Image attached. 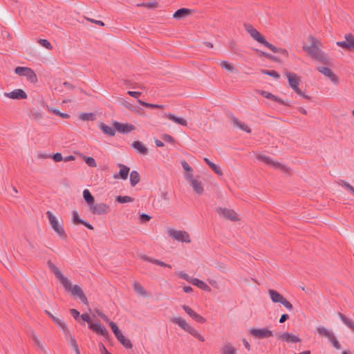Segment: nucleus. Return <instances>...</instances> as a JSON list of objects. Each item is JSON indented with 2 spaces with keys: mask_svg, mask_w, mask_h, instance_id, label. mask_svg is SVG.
Segmentation results:
<instances>
[{
  "mask_svg": "<svg viewBox=\"0 0 354 354\" xmlns=\"http://www.w3.org/2000/svg\"><path fill=\"white\" fill-rule=\"evenodd\" d=\"M118 167L120 169V171L118 174H115L113 176V178L116 179L121 178L122 180H127L130 171L129 167L121 163H118Z\"/></svg>",
  "mask_w": 354,
  "mask_h": 354,
  "instance_id": "nucleus-21",
  "label": "nucleus"
},
{
  "mask_svg": "<svg viewBox=\"0 0 354 354\" xmlns=\"http://www.w3.org/2000/svg\"><path fill=\"white\" fill-rule=\"evenodd\" d=\"M151 218V217L145 213H142L140 214V220L141 221V222H143V223L148 222L150 221Z\"/></svg>",
  "mask_w": 354,
  "mask_h": 354,
  "instance_id": "nucleus-62",
  "label": "nucleus"
},
{
  "mask_svg": "<svg viewBox=\"0 0 354 354\" xmlns=\"http://www.w3.org/2000/svg\"><path fill=\"white\" fill-rule=\"evenodd\" d=\"M108 324L109 325L115 337L122 334V331L119 329L118 326L115 322L111 321Z\"/></svg>",
  "mask_w": 354,
  "mask_h": 354,
  "instance_id": "nucleus-43",
  "label": "nucleus"
},
{
  "mask_svg": "<svg viewBox=\"0 0 354 354\" xmlns=\"http://www.w3.org/2000/svg\"><path fill=\"white\" fill-rule=\"evenodd\" d=\"M221 66L232 73L234 71V67L232 66V64L227 61H222L221 63Z\"/></svg>",
  "mask_w": 354,
  "mask_h": 354,
  "instance_id": "nucleus-49",
  "label": "nucleus"
},
{
  "mask_svg": "<svg viewBox=\"0 0 354 354\" xmlns=\"http://www.w3.org/2000/svg\"><path fill=\"white\" fill-rule=\"evenodd\" d=\"M194 13V10L192 9L181 8L177 10L174 14L173 17L176 19H181Z\"/></svg>",
  "mask_w": 354,
  "mask_h": 354,
  "instance_id": "nucleus-22",
  "label": "nucleus"
},
{
  "mask_svg": "<svg viewBox=\"0 0 354 354\" xmlns=\"http://www.w3.org/2000/svg\"><path fill=\"white\" fill-rule=\"evenodd\" d=\"M174 324H178L182 329L198 339L201 342L205 341V338L198 331H196L192 326L188 324L186 321L182 317H174L171 320Z\"/></svg>",
  "mask_w": 354,
  "mask_h": 354,
  "instance_id": "nucleus-4",
  "label": "nucleus"
},
{
  "mask_svg": "<svg viewBox=\"0 0 354 354\" xmlns=\"http://www.w3.org/2000/svg\"><path fill=\"white\" fill-rule=\"evenodd\" d=\"M28 69V67L17 66L15 69V73L19 76H24Z\"/></svg>",
  "mask_w": 354,
  "mask_h": 354,
  "instance_id": "nucleus-47",
  "label": "nucleus"
},
{
  "mask_svg": "<svg viewBox=\"0 0 354 354\" xmlns=\"http://www.w3.org/2000/svg\"><path fill=\"white\" fill-rule=\"evenodd\" d=\"M137 6L138 7H146L149 9H154V8H157L159 7V3L157 1L153 0V1H148L147 3L143 2L141 3H138Z\"/></svg>",
  "mask_w": 354,
  "mask_h": 354,
  "instance_id": "nucleus-39",
  "label": "nucleus"
},
{
  "mask_svg": "<svg viewBox=\"0 0 354 354\" xmlns=\"http://www.w3.org/2000/svg\"><path fill=\"white\" fill-rule=\"evenodd\" d=\"M113 127L115 131L120 133H128L136 129V127L131 124L122 123L118 121L113 122Z\"/></svg>",
  "mask_w": 354,
  "mask_h": 354,
  "instance_id": "nucleus-12",
  "label": "nucleus"
},
{
  "mask_svg": "<svg viewBox=\"0 0 354 354\" xmlns=\"http://www.w3.org/2000/svg\"><path fill=\"white\" fill-rule=\"evenodd\" d=\"M181 165H182V167H183V168L184 169L185 171H186L187 172H192V168L189 166V165L187 163V161L182 160L181 161ZM189 174H192V173H189Z\"/></svg>",
  "mask_w": 354,
  "mask_h": 354,
  "instance_id": "nucleus-60",
  "label": "nucleus"
},
{
  "mask_svg": "<svg viewBox=\"0 0 354 354\" xmlns=\"http://www.w3.org/2000/svg\"><path fill=\"white\" fill-rule=\"evenodd\" d=\"M90 211L93 214L102 215L106 214L108 212L109 207L103 203H93L89 207Z\"/></svg>",
  "mask_w": 354,
  "mask_h": 354,
  "instance_id": "nucleus-15",
  "label": "nucleus"
},
{
  "mask_svg": "<svg viewBox=\"0 0 354 354\" xmlns=\"http://www.w3.org/2000/svg\"><path fill=\"white\" fill-rule=\"evenodd\" d=\"M83 197L86 203L90 206H91L95 203V198L91 194L88 189H84L83 191Z\"/></svg>",
  "mask_w": 354,
  "mask_h": 354,
  "instance_id": "nucleus-33",
  "label": "nucleus"
},
{
  "mask_svg": "<svg viewBox=\"0 0 354 354\" xmlns=\"http://www.w3.org/2000/svg\"><path fill=\"white\" fill-rule=\"evenodd\" d=\"M280 304L283 305L289 310H292L293 309V306L292 305V304L284 297Z\"/></svg>",
  "mask_w": 354,
  "mask_h": 354,
  "instance_id": "nucleus-57",
  "label": "nucleus"
},
{
  "mask_svg": "<svg viewBox=\"0 0 354 354\" xmlns=\"http://www.w3.org/2000/svg\"><path fill=\"white\" fill-rule=\"evenodd\" d=\"M79 118L84 121H94L96 116L93 113H82L79 115Z\"/></svg>",
  "mask_w": 354,
  "mask_h": 354,
  "instance_id": "nucleus-40",
  "label": "nucleus"
},
{
  "mask_svg": "<svg viewBox=\"0 0 354 354\" xmlns=\"http://www.w3.org/2000/svg\"><path fill=\"white\" fill-rule=\"evenodd\" d=\"M221 354H236V349L232 344L229 343L222 348Z\"/></svg>",
  "mask_w": 354,
  "mask_h": 354,
  "instance_id": "nucleus-35",
  "label": "nucleus"
},
{
  "mask_svg": "<svg viewBox=\"0 0 354 354\" xmlns=\"http://www.w3.org/2000/svg\"><path fill=\"white\" fill-rule=\"evenodd\" d=\"M116 339L124 348L129 349L133 347V344L130 339L124 337L123 334H121L119 336L116 337Z\"/></svg>",
  "mask_w": 354,
  "mask_h": 354,
  "instance_id": "nucleus-32",
  "label": "nucleus"
},
{
  "mask_svg": "<svg viewBox=\"0 0 354 354\" xmlns=\"http://www.w3.org/2000/svg\"><path fill=\"white\" fill-rule=\"evenodd\" d=\"M123 104H124V106L127 109H129V110H130V111H137L136 107L133 104H131V103H129V102H127V101H125V102L123 103Z\"/></svg>",
  "mask_w": 354,
  "mask_h": 354,
  "instance_id": "nucleus-64",
  "label": "nucleus"
},
{
  "mask_svg": "<svg viewBox=\"0 0 354 354\" xmlns=\"http://www.w3.org/2000/svg\"><path fill=\"white\" fill-rule=\"evenodd\" d=\"M140 258L145 261H147V262H149V263H153V264L162 266V267H167L169 268H171V266L170 265L167 264L166 263H165L162 261H160L158 259H156L149 257L147 256L146 254H142L140 256Z\"/></svg>",
  "mask_w": 354,
  "mask_h": 354,
  "instance_id": "nucleus-26",
  "label": "nucleus"
},
{
  "mask_svg": "<svg viewBox=\"0 0 354 354\" xmlns=\"http://www.w3.org/2000/svg\"><path fill=\"white\" fill-rule=\"evenodd\" d=\"M46 216L49 220L50 224L53 230L58 234V236L63 240L67 239V234L62 225H60L57 220L56 217L50 211L46 212Z\"/></svg>",
  "mask_w": 354,
  "mask_h": 354,
  "instance_id": "nucleus-5",
  "label": "nucleus"
},
{
  "mask_svg": "<svg viewBox=\"0 0 354 354\" xmlns=\"http://www.w3.org/2000/svg\"><path fill=\"white\" fill-rule=\"evenodd\" d=\"M337 315L343 322V323L354 332V322L352 319L346 317L344 314H342L340 312L337 313Z\"/></svg>",
  "mask_w": 354,
  "mask_h": 354,
  "instance_id": "nucleus-31",
  "label": "nucleus"
},
{
  "mask_svg": "<svg viewBox=\"0 0 354 354\" xmlns=\"http://www.w3.org/2000/svg\"><path fill=\"white\" fill-rule=\"evenodd\" d=\"M70 342H71V346L74 349L75 353L76 354H79L80 350H79V348H78L77 343L75 339L73 336H71Z\"/></svg>",
  "mask_w": 354,
  "mask_h": 354,
  "instance_id": "nucleus-54",
  "label": "nucleus"
},
{
  "mask_svg": "<svg viewBox=\"0 0 354 354\" xmlns=\"http://www.w3.org/2000/svg\"><path fill=\"white\" fill-rule=\"evenodd\" d=\"M263 46L269 48L273 53H277L284 55L286 57H288V52L286 49L282 48H277L272 44L269 43L267 40L263 44Z\"/></svg>",
  "mask_w": 354,
  "mask_h": 354,
  "instance_id": "nucleus-24",
  "label": "nucleus"
},
{
  "mask_svg": "<svg viewBox=\"0 0 354 354\" xmlns=\"http://www.w3.org/2000/svg\"><path fill=\"white\" fill-rule=\"evenodd\" d=\"M24 77H26L27 80L31 83H36L37 82V77L30 68H28Z\"/></svg>",
  "mask_w": 354,
  "mask_h": 354,
  "instance_id": "nucleus-36",
  "label": "nucleus"
},
{
  "mask_svg": "<svg viewBox=\"0 0 354 354\" xmlns=\"http://www.w3.org/2000/svg\"><path fill=\"white\" fill-rule=\"evenodd\" d=\"M83 221L84 220L80 218L77 212L74 210L73 212V223L75 225H81L82 223H83Z\"/></svg>",
  "mask_w": 354,
  "mask_h": 354,
  "instance_id": "nucleus-46",
  "label": "nucleus"
},
{
  "mask_svg": "<svg viewBox=\"0 0 354 354\" xmlns=\"http://www.w3.org/2000/svg\"><path fill=\"white\" fill-rule=\"evenodd\" d=\"M261 73L274 78H279L280 77L279 74L275 71L261 70Z\"/></svg>",
  "mask_w": 354,
  "mask_h": 354,
  "instance_id": "nucleus-51",
  "label": "nucleus"
},
{
  "mask_svg": "<svg viewBox=\"0 0 354 354\" xmlns=\"http://www.w3.org/2000/svg\"><path fill=\"white\" fill-rule=\"evenodd\" d=\"M80 317L84 321V322H86L88 324V328H90V326L91 324H95L96 323H92L91 322V319L90 318V316L85 313V314H82V315L80 316Z\"/></svg>",
  "mask_w": 354,
  "mask_h": 354,
  "instance_id": "nucleus-56",
  "label": "nucleus"
},
{
  "mask_svg": "<svg viewBox=\"0 0 354 354\" xmlns=\"http://www.w3.org/2000/svg\"><path fill=\"white\" fill-rule=\"evenodd\" d=\"M134 198L129 196H118L115 197V201L119 203H125L129 202H133Z\"/></svg>",
  "mask_w": 354,
  "mask_h": 354,
  "instance_id": "nucleus-42",
  "label": "nucleus"
},
{
  "mask_svg": "<svg viewBox=\"0 0 354 354\" xmlns=\"http://www.w3.org/2000/svg\"><path fill=\"white\" fill-rule=\"evenodd\" d=\"M83 160L86 165L91 167H95L97 166L95 160L92 157L84 156Z\"/></svg>",
  "mask_w": 354,
  "mask_h": 354,
  "instance_id": "nucleus-45",
  "label": "nucleus"
},
{
  "mask_svg": "<svg viewBox=\"0 0 354 354\" xmlns=\"http://www.w3.org/2000/svg\"><path fill=\"white\" fill-rule=\"evenodd\" d=\"M286 75L288 78V84L290 87L299 95L306 100H311V97L306 95L301 89L299 88V84L301 82L299 77L294 73L286 72Z\"/></svg>",
  "mask_w": 354,
  "mask_h": 354,
  "instance_id": "nucleus-3",
  "label": "nucleus"
},
{
  "mask_svg": "<svg viewBox=\"0 0 354 354\" xmlns=\"http://www.w3.org/2000/svg\"><path fill=\"white\" fill-rule=\"evenodd\" d=\"M345 40L337 41L336 45L348 51H354V35L352 33H347L344 35Z\"/></svg>",
  "mask_w": 354,
  "mask_h": 354,
  "instance_id": "nucleus-6",
  "label": "nucleus"
},
{
  "mask_svg": "<svg viewBox=\"0 0 354 354\" xmlns=\"http://www.w3.org/2000/svg\"><path fill=\"white\" fill-rule=\"evenodd\" d=\"M69 311L75 319L77 320L80 318V312L77 310L72 308Z\"/></svg>",
  "mask_w": 354,
  "mask_h": 354,
  "instance_id": "nucleus-63",
  "label": "nucleus"
},
{
  "mask_svg": "<svg viewBox=\"0 0 354 354\" xmlns=\"http://www.w3.org/2000/svg\"><path fill=\"white\" fill-rule=\"evenodd\" d=\"M328 339L330 340V342L333 344V346L336 348V349H340L341 348V344H339V342H338L337 339L336 338V337L335 336L334 334H333Z\"/></svg>",
  "mask_w": 354,
  "mask_h": 354,
  "instance_id": "nucleus-48",
  "label": "nucleus"
},
{
  "mask_svg": "<svg viewBox=\"0 0 354 354\" xmlns=\"http://www.w3.org/2000/svg\"><path fill=\"white\" fill-rule=\"evenodd\" d=\"M317 331L320 335L326 337L328 339L333 334L332 331L328 330L324 326H319L317 328Z\"/></svg>",
  "mask_w": 354,
  "mask_h": 354,
  "instance_id": "nucleus-41",
  "label": "nucleus"
},
{
  "mask_svg": "<svg viewBox=\"0 0 354 354\" xmlns=\"http://www.w3.org/2000/svg\"><path fill=\"white\" fill-rule=\"evenodd\" d=\"M259 93H260V94H261L263 97H266V98H267V99H269V100H272V101H275V102H279V104H281V105L288 106H290V104H289L288 102H286L283 101L282 99H281V98L278 97L277 96H276V95H273V94H272V93H269V92H268V91H261Z\"/></svg>",
  "mask_w": 354,
  "mask_h": 354,
  "instance_id": "nucleus-23",
  "label": "nucleus"
},
{
  "mask_svg": "<svg viewBox=\"0 0 354 354\" xmlns=\"http://www.w3.org/2000/svg\"><path fill=\"white\" fill-rule=\"evenodd\" d=\"M90 329L97 335L103 336L107 342L110 343L112 341L109 331L105 328L102 327L100 324H91Z\"/></svg>",
  "mask_w": 354,
  "mask_h": 354,
  "instance_id": "nucleus-11",
  "label": "nucleus"
},
{
  "mask_svg": "<svg viewBox=\"0 0 354 354\" xmlns=\"http://www.w3.org/2000/svg\"><path fill=\"white\" fill-rule=\"evenodd\" d=\"M140 180V176L137 171H132L130 173V184L135 187Z\"/></svg>",
  "mask_w": 354,
  "mask_h": 354,
  "instance_id": "nucleus-34",
  "label": "nucleus"
},
{
  "mask_svg": "<svg viewBox=\"0 0 354 354\" xmlns=\"http://www.w3.org/2000/svg\"><path fill=\"white\" fill-rule=\"evenodd\" d=\"M4 95L11 99L24 100L27 98V94L20 88L15 89L9 93H4Z\"/></svg>",
  "mask_w": 354,
  "mask_h": 354,
  "instance_id": "nucleus-19",
  "label": "nucleus"
},
{
  "mask_svg": "<svg viewBox=\"0 0 354 354\" xmlns=\"http://www.w3.org/2000/svg\"><path fill=\"white\" fill-rule=\"evenodd\" d=\"M268 293L270 297V299L273 303H281L283 297L282 295L279 293L277 290L269 289Z\"/></svg>",
  "mask_w": 354,
  "mask_h": 354,
  "instance_id": "nucleus-28",
  "label": "nucleus"
},
{
  "mask_svg": "<svg viewBox=\"0 0 354 354\" xmlns=\"http://www.w3.org/2000/svg\"><path fill=\"white\" fill-rule=\"evenodd\" d=\"M277 339L288 343H296L301 342V339L299 337L288 332L279 333Z\"/></svg>",
  "mask_w": 354,
  "mask_h": 354,
  "instance_id": "nucleus-20",
  "label": "nucleus"
},
{
  "mask_svg": "<svg viewBox=\"0 0 354 354\" xmlns=\"http://www.w3.org/2000/svg\"><path fill=\"white\" fill-rule=\"evenodd\" d=\"M258 160H262L264 162L271 165L273 167L276 168L281 169L283 171H288L287 167L283 165V164L279 162H274L270 157L263 156V155H258L257 156Z\"/></svg>",
  "mask_w": 354,
  "mask_h": 354,
  "instance_id": "nucleus-18",
  "label": "nucleus"
},
{
  "mask_svg": "<svg viewBox=\"0 0 354 354\" xmlns=\"http://www.w3.org/2000/svg\"><path fill=\"white\" fill-rule=\"evenodd\" d=\"M249 333L252 335L253 337L259 339H266L273 335V333L272 330H269L267 328H252L249 330Z\"/></svg>",
  "mask_w": 354,
  "mask_h": 354,
  "instance_id": "nucleus-8",
  "label": "nucleus"
},
{
  "mask_svg": "<svg viewBox=\"0 0 354 354\" xmlns=\"http://www.w3.org/2000/svg\"><path fill=\"white\" fill-rule=\"evenodd\" d=\"M53 322L56 324L61 329L63 328H66V324L61 319L57 317L53 318Z\"/></svg>",
  "mask_w": 354,
  "mask_h": 354,
  "instance_id": "nucleus-58",
  "label": "nucleus"
},
{
  "mask_svg": "<svg viewBox=\"0 0 354 354\" xmlns=\"http://www.w3.org/2000/svg\"><path fill=\"white\" fill-rule=\"evenodd\" d=\"M216 212L220 216H222L225 218L228 219L230 221H238L239 220L236 215V213L232 209L218 207L216 208Z\"/></svg>",
  "mask_w": 354,
  "mask_h": 354,
  "instance_id": "nucleus-9",
  "label": "nucleus"
},
{
  "mask_svg": "<svg viewBox=\"0 0 354 354\" xmlns=\"http://www.w3.org/2000/svg\"><path fill=\"white\" fill-rule=\"evenodd\" d=\"M52 159L55 161V162H60L62 160H63V156L62 155L61 153H54L52 156H51Z\"/></svg>",
  "mask_w": 354,
  "mask_h": 354,
  "instance_id": "nucleus-61",
  "label": "nucleus"
},
{
  "mask_svg": "<svg viewBox=\"0 0 354 354\" xmlns=\"http://www.w3.org/2000/svg\"><path fill=\"white\" fill-rule=\"evenodd\" d=\"M227 117L234 124L235 127L240 128L241 130L248 133H251V129L243 122H240L232 113L228 112L227 113Z\"/></svg>",
  "mask_w": 354,
  "mask_h": 354,
  "instance_id": "nucleus-16",
  "label": "nucleus"
},
{
  "mask_svg": "<svg viewBox=\"0 0 354 354\" xmlns=\"http://www.w3.org/2000/svg\"><path fill=\"white\" fill-rule=\"evenodd\" d=\"M168 234L177 240L178 241H180L182 243H190L191 239L189 238V234L185 231L180 230H175L173 229L168 230Z\"/></svg>",
  "mask_w": 354,
  "mask_h": 354,
  "instance_id": "nucleus-7",
  "label": "nucleus"
},
{
  "mask_svg": "<svg viewBox=\"0 0 354 354\" xmlns=\"http://www.w3.org/2000/svg\"><path fill=\"white\" fill-rule=\"evenodd\" d=\"M310 45H304L303 50L313 59H315L325 65H330V59L320 48L322 43L313 35L308 37Z\"/></svg>",
  "mask_w": 354,
  "mask_h": 354,
  "instance_id": "nucleus-2",
  "label": "nucleus"
},
{
  "mask_svg": "<svg viewBox=\"0 0 354 354\" xmlns=\"http://www.w3.org/2000/svg\"><path fill=\"white\" fill-rule=\"evenodd\" d=\"M131 147L136 150V151L142 155H147L148 153V149L145 146L141 141L136 140L131 144Z\"/></svg>",
  "mask_w": 354,
  "mask_h": 354,
  "instance_id": "nucleus-25",
  "label": "nucleus"
},
{
  "mask_svg": "<svg viewBox=\"0 0 354 354\" xmlns=\"http://www.w3.org/2000/svg\"><path fill=\"white\" fill-rule=\"evenodd\" d=\"M52 112L55 114L56 115H58L62 118L68 119L70 118V115L68 113H62L59 110L55 109L52 110Z\"/></svg>",
  "mask_w": 354,
  "mask_h": 354,
  "instance_id": "nucleus-53",
  "label": "nucleus"
},
{
  "mask_svg": "<svg viewBox=\"0 0 354 354\" xmlns=\"http://www.w3.org/2000/svg\"><path fill=\"white\" fill-rule=\"evenodd\" d=\"M185 178L190 183L194 191L197 194L201 195L203 194L204 189L201 182L194 178L192 174H186Z\"/></svg>",
  "mask_w": 354,
  "mask_h": 354,
  "instance_id": "nucleus-13",
  "label": "nucleus"
},
{
  "mask_svg": "<svg viewBox=\"0 0 354 354\" xmlns=\"http://www.w3.org/2000/svg\"><path fill=\"white\" fill-rule=\"evenodd\" d=\"M245 30L250 35V36L257 41L263 45L266 41L264 36L258 32L252 25L249 24H244Z\"/></svg>",
  "mask_w": 354,
  "mask_h": 354,
  "instance_id": "nucleus-10",
  "label": "nucleus"
},
{
  "mask_svg": "<svg viewBox=\"0 0 354 354\" xmlns=\"http://www.w3.org/2000/svg\"><path fill=\"white\" fill-rule=\"evenodd\" d=\"M203 160L216 174L218 176L223 175L221 169L216 164L210 161L207 158H204Z\"/></svg>",
  "mask_w": 354,
  "mask_h": 354,
  "instance_id": "nucleus-38",
  "label": "nucleus"
},
{
  "mask_svg": "<svg viewBox=\"0 0 354 354\" xmlns=\"http://www.w3.org/2000/svg\"><path fill=\"white\" fill-rule=\"evenodd\" d=\"M166 117L169 120H171L172 122H174L178 124H180L184 127H186L187 125V122L185 119H183L182 118L177 117L172 113H167Z\"/></svg>",
  "mask_w": 354,
  "mask_h": 354,
  "instance_id": "nucleus-29",
  "label": "nucleus"
},
{
  "mask_svg": "<svg viewBox=\"0 0 354 354\" xmlns=\"http://www.w3.org/2000/svg\"><path fill=\"white\" fill-rule=\"evenodd\" d=\"M95 311L96 314L100 318H102L103 319V321H104L106 323L109 324L111 322L109 318L106 315H104L102 312H101L100 310L95 309Z\"/></svg>",
  "mask_w": 354,
  "mask_h": 354,
  "instance_id": "nucleus-55",
  "label": "nucleus"
},
{
  "mask_svg": "<svg viewBox=\"0 0 354 354\" xmlns=\"http://www.w3.org/2000/svg\"><path fill=\"white\" fill-rule=\"evenodd\" d=\"M176 275L179 278L185 279L190 283H192V279H194V278L189 277L187 274H186L185 272H184L183 271H179V272H176Z\"/></svg>",
  "mask_w": 354,
  "mask_h": 354,
  "instance_id": "nucleus-44",
  "label": "nucleus"
},
{
  "mask_svg": "<svg viewBox=\"0 0 354 354\" xmlns=\"http://www.w3.org/2000/svg\"><path fill=\"white\" fill-rule=\"evenodd\" d=\"M133 290L135 292H136L138 294L140 295L141 296L145 297L147 296V292L145 290V289L141 286V284L137 281H136L133 285Z\"/></svg>",
  "mask_w": 354,
  "mask_h": 354,
  "instance_id": "nucleus-37",
  "label": "nucleus"
},
{
  "mask_svg": "<svg viewBox=\"0 0 354 354\" xmlns=\"http://www.w3.org/2000/svg\"><path fill=\"white\" fill-rule=\"evenodd\" d=\"M39 44H40L41 46L45 47L48 50H51L53 48V46L46 39H40L38 41Z\"/></svg>",
  "mask_w": 354,
  "mask_h": 354,
  "instance_id": "nucleus-52",
  "label": "nucleus"
},
{
  "mask_svg": "<svg viewBox=\"0 0 354 354\" xmlns=\"http://www.w3.org/2000/svg\"><path fill=\"white\" fill-rule=\"evenodd\" d=\"M99 129L106 135L109 136H114L115 134V129L114 127H109L104 122H100L98 125Z\"/></svg>",
  "mask_w": 354,
  "mask_h": 354,
  "instance_id": "nucleus-27",
  "label": "nucleus"
},
{
  "mask_svg": "<svg viewBox=\"0 0 354 354\" xmlns=\"http://www.w3.org/2000/svg\"><path fill=\"white\" fill-rule=\"evenodd\" d=\"M47 265L50 270L53 272L55 277L60 281L62 283L65 290L70 292L71 295L73 297H77L82 303L84 304L88 305V301L84 295L82 288L78 285H72L70 281L66 277L61 271L58 269V268L50 261L48 260L47 262Z\"/></svg>",
  "mask_w": 354,
  "mask_h": 354,
  "instance_id": "nucleus-1",
  "label": "nucleus"
},
{
  "mask_svg": "<svg viewBox=\"0 0 354 354\" xmlns=\"http://www.w3.org/2000/svg\"><path fill=\"white\" fill-rule=\"evenodd\" d=\"M161 138L166 142H169L171 144H174L176 140L175 139L170 135L167 133H164L161 136Z\"/></svg>",
  "mask_w": 354,
  "mask_h": 354,
  "instance_id": "nucleus-50",
  "label": "nucleus"
},
{
  "mask_svg": "<svg viewBox=\"0 0 354 354\" xmlns=\"http://www.w3.org/2000/svg\"><path fill=\"white\" fill-rule=\"evenodd\" d=\"M192 284L197 286L198 288H201L203 290L207 292L211 291V288L204 281L198 279L194 278V279H192Z\"/></svg>",
  "mask_w": 354,
  "mask_h": 354,
  "instance_id": "nucleus-30",
  "label": "nucleus"
},
{
  "mask_svg": "<svg viewBox=\"0 0 354 354\" xmlns=\"http://www.w3.org/2000/svg\"><path fill=\"white\" fill-rule=\"evenodd\" d=\"M317 69L320 73L328 77L335 84H337L339 83L338 76L335 75L330 68L326 66H318Z\"/></svg>",
  "mask_w": 354,
  "mask_h": 354,
  "instance_id": "nucleus-14",
  "label": "nucleus"
},
{
  "mask_svg": "<svg viewBox=\"0 0 354 354\" xmlns=\"http://www.w3.org/2000/svg\"><path fill=\"white\" fill-rule=\"evenodd\" d=\"M182 308L196 322L203 324L206 322L205 318L194 312L189 306L183 305Z\"/></svg>",
  "mask_w": 354,
  "mask_h": 354,
  "instance_id": "nucleus-17",
  "label": "nucleus"
},
{
  "mask_svg": "<svg viewBox=\"0 0 354 354\" xmlns=\"http://www.w3.org/2000/svg\"><path fill=\"white\" fill-rule=\"evenodd\" d=\"M32 337L36 345L39 348L44 349L43 345L41 344V343L40 342V341L39 340V339L37 338V337L36 336L35 333L33 331L32 332Z\"/></svg>",
  "mask_w": 354,
  "mask_h": 354,
  "instance_id": "nucleus-59",
  "label": "nucleus"
}]
</instances>
